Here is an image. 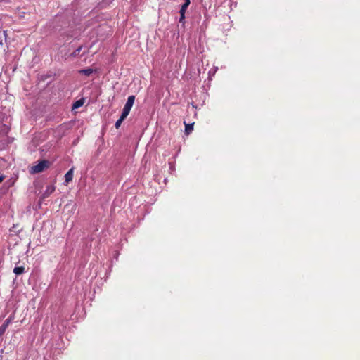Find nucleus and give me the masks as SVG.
<instances>
[{"instance_id": "f3484780", "label": "nucleus", "mask_w": 360, "mask_h": 360, "mask_svg": "<svg viewBox=\"0 0 360 360\" xmlns=\"http://www.w3.org/2000/svg\"><path fill=\"white\" fill-rule=\"evenodd\" d=\"M1 263V262L0 261V264Z\"/></svg>"}, {"instance_id": "7ed1b4c3", "label": "nucleus", "mask_w": 360, "mask_h": 360, "mask_svg": "<svg viewBox=\"0 0 360 360\" xmlns=\"http://www.w3.org/2000/svg\"><path fill=\"white\" fill-rule=\"evenodd\" d=\"M188 7V6H187L186 4H182L180 11H179V13H180L179 22L184 23L185 13H186V11Z\"/></svg>"}, {"instance_id": "423d86ee", "label": "nucleus", "mask_w": 360, "mask_h": 360, "mask_svg": "<svg viewBox=\"0 0 360 360\" xmlns=\"http://www.w3.org/2000/svg\"><path fill=\"white\" fill-rule=\"evenodd\" d=\"M185 124V134L186 135H188L190 134L192 131L193 130V125H194V123H191V124H186V122H184Z\"/></svg>"}, {"instance_id": "1a4fd4ad", "label": "nucleus", "mask_w": 360, "mask_h": 360, "mask_svg": "<svg viewBox=\"0 0 360 360\" xmlns=\"http://www.w3.org/2000/svg\"><path fill=\"white\" fill-rule=\"evenodd\" d=\"M84 102L82 100H78L76 102L74 103L72 105V108H78L79 107L82 106L83 105Z\"/></svg>"}, {"instance_id": "f257e3e1", "label": "nucleus", "mask_w": 360, "mask_h": 360, "mask_svg": "<svg viewBox=\"0 0 360 360\" xmlns=\"http://www.w3.org/2000/svg\"><path fill=\"white\" fill-rule=\"evenodd\" d=\"M50 166V162L48 160H43L40 161L37 165L32 166L30 168V172L31 174H38L43 172L45 169Z\"/></svg>"}, {"instance_id": "ddd939ff", "label": "nucleus", "mask_w": 360, "mask_h": 360, "mask_svg": "<svg viewBox=\"0 0 360 360\" xmlns=\"http://www.w3.org/2000/svg\"><path fill=\"white\" fill-rule=\"evenodd\" d=\"M6 330V328H5V326H3L2 325L0 326V337L4 334Z\"/></svg>"}, {"instance_id": "0eeeda50", "label": "nucleus", "mask_w": 360, "mask_h": 360, "mask_svg": "<svg viewBox=\"0 0 360 360\" xmlns=\"http://www.w3.org/2000/svg\"><path fill=\"white\" fill-rule=\"evenodd\" d=\"M79 72L86 76H89L91 74H92L93 70L91 68L82 69L80 70Z\"/></svg>"}, {"instance_id": "f03ea898", "label": "nucleus", "mask_w": 360, "mask_h": 360, "mask_svg": "<svg viewBox=\"0 0 360 360\" xmlns=\"http://www.w3.org/2000/svg\"><path fill=\"white\" fill-rule=\"evenodd\" d=\"M135 101V96H129L127 98V103H125L124 108L131 110Z\"/></svg>"}, {"instance_id": "9d476101", "label": "nucleus", "mask_w": 360, "mask_h": 360, "mask_svg": "<svg viewBox=\"0 0 360 360\" xmlns=\"http://www.w3.org/2000/svg\"><path fill=\"white\" fill-rule=\"evenodd\" d=\"M82 46H79L77 49H75L72 52V56H74V57H76V56H79V53H80V51H82Z\"/></svg>"}, {"instance_id": "dca6fc26", "label": "nucleus", "mask_w": 360, "mask_h": 360, "mask_svg": "<svg viewBox=\"0 0 360 360\" xmlns=\"http://www.w3.org/2000/svg\"><path fill=\"white\" fill-rule=\"evenodd\" d=\"M4 179V176H0V183L2 182Z\"/></svg>"}, {"instance_id": "f8f14e48", "label": "nucleus", "mask_w": 360, "mask_h": 360, "mask_svg": "<svg viewBox=\"0 0 360 360\" xmlns=\"http://www.w3.org/2000/svg\"><path fill=\"white\" fill-rule=\"evenodd\" d=\"M125 119H122V117H120L115 122V128L116 129H119V127H120V125L122 124V122Z\"/></svg>"}, {"instance_id": "39448f33", "label": "nucleus", "mask_w": 360, "mask_h": 360, "mask_svg": "<svg viewBox=\"0 0 360 360\" xmlns=\"http://www.w3.org/2000/svg\"><path fill=\"white\" fill-rule=\"evenodd\" d=\"M73 170L74 168H71L65 175V181L66 183L72 181L73 178Z\"/></svg>"}, {"instance_id": "4468645a", "label": "nucleus", "mask_w": 360, "mask_h": 360, "mask_svg": "<svg viewBox=\"0 0 360 360\" xmlns=\"http://www.w3.org/2000/svg\"><path fill=\"white\" fill-rule=\"evenodd\" d=\"M11 323V319H7L5 320L4 323L2 324L3 326H5V328H8L9 323Z\"/></svg>"}, {"instance_id": "6e6552de", "label": "nucleus", "mask_w": 360, "mask_h": 360, "mask_svg": "<svg viewBox=\"0 0 360 360\" xmlns=\"http://www.w3.org/2000/svg\"><path fill=\"white\" fill-rule=\"evenodd\" d=\"M25 271V268L23 266H15L13 269V272L17 275H20Z\"/></svg>"}, {"instance_id": "2eb2a0df", "label": "nucleus", "mask_w": 360, "mask_h": 360, "mask_svg": "<svg viewBox=\"0 0 360 360\" xmlns=\"http://www.w3.org/2000/svg\"><path fill=\"white\" fill-rule=\"evenodd\" d=\"M190 4H191V1L190 0H184V4L189 6Z\"/></svg>"}, {"instance_id": "9b49d317", "label": "nucleus", "mask_w": 360, "mask_h": 360, "mask_svg": "<svg viewBox=\"0 0 360 360\" xmlns=\"http://www.w3.org/2000/svg\"><path fill=\"white\" fill-rule=\"evenodd\" d=\"M129 112H130V110L123 108V110H122V115L120 117H122V119H126V117L128 116Z\"/></svg>"}, {"instance_id": "20e7f679", "label": "nucleus", "mask_w": 360, "mask_h": 360, "mask_svg": "<svg viewBox=\"0 0 360 360\" xmlns=\"http://www.w3.org/2000/svg\"><path fill=\"white\" fill-rule=\"evenodd\" d=\"M54 191H55L54 186L50 185V186H46L45 191L42 194V198H46L49 197Z\"/></svg>"}]
</instances>
